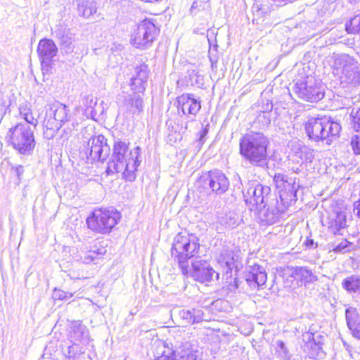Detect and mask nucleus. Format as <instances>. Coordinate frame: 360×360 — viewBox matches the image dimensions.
Segmentation results:
<instances>
[{
	"instance_id": "nucleus-33",
	"label": "nucleus",
	"mask_w": 360,
	"mask_h": 360,
	"mask_svg": "<svg viewBox=\"0 0 360 360\" xmlns=\"http://www.w3.org/2000/svg\"><path fill=\"white\" fill-rule=\"evenodd\" d=\"M345 315L347 326L349 328L353 331L358 327L359 324H360L358 313L356 309L349 308L346 309Z\"/></svg>"
},
{
	"instance_id": "nucleus-42",
	"label": "nucleus",
	"mask_w": 360,
	"mask_h": 360,
	"mask_svg": "<svg viewBox=\"0 0 360 360\" xmlns=\"http://www.w3.org/2000/svg\"><path fill=\"white\" fill-rule=\"evenodd\" d=\"M287 176L283 174H276L274 177V181L277 188L281 189L285 186V182H287Z\"/></svg>"
},
{
	"instance_id": "nucleus-23",
	"label": "nucleus",
	"mask_w": 360,
	"mask_h": 360,
	"mask_svg": "<svg viewBox=\"0 0 360 360\" xmlns=\"http://www.w3.org/2000/svg\"><path fill=\"white\" fill-rule=\"evenodd\" d=\"M174 355L176 360H202V353L198 350H193L188 343L179 347L175 352Z\"/></svg>"
},
{
	"instance_id": "nucleus-53",
	"label": "nucleus",
	"mask_w": 360,
	"mask_h": 360,
	"mask_svg": "<svg viewBox=\"0 0 360 360\" xmlns=\"http://www.w3.org/2000/svg\"><path fill=\"white\" fill-rule=\"evenodd\" d=\"M216 276H217V278H219V274L218 273H217Z\"/></svg>"
},
{
	"instance_id": "nucleus-16",
	"label": "nucleus",
	"mask_w": 360,
	"mask_h": 360,
	"mask_svg": "<svg viewBox=\"0 0 360 360\" xmlns=\"http://www.w3.org/2000/svg\"><path fill=\"white\" fill-rule=\"evenodd\" d=\"M178 110L181 111L184 115L191 117V120L198 114L201 108L200 101L195 98L192 94H183L176 98Z\"/></svg>"
},
{
	"instance_id": "nucleus-27",
	"label": "nucleus",
	"mask_w": 360,
	"mask_h": 360,
	"mask_svg": "<svg viewBox=\"0 0 360 360\" xmlns=\"http://www.w3.org/2000/svg\"><path fill=\"white\" fill-rule=\"evenodd\" d=\"M77 11L80 16L88 19L97 12L96 3L91 0H80L77 4Z\"/></svg>"
},
{
	"instance_id": "nucleus-39",
	"label": "nucleus",
	"mask_w": 360,
	"mask_h": 360,
	"mask_svg": "<svg viewBox=\"0 0 360 360\" xmlns=\"http://www.w3.org/2000/svg\"><path fill=\"white\" fill-rule=\"evenodd\" d=\"M298 187L299 186L295 184V178L287 176V182H285V186L281 188V192H289L295 196Z\"/></svg>"
},
{
	"instance_id": "nucleus-28",
	"label": "nucleus",
	"mask_w": 360,
	"mask_h": 360,
	"mask_svg": "<svg viewBox=\"0 0 360 360\" xmlns=\"http://www.w3.org/2000/svg\"><path fill=\"white\" fill-rule=\"evenodd\" d=\"M292 274L295 278L299 280L301 284H307L317 281V276L311 270L305 266L296 267Z\"/></svg>"
},
{
	"instance_id": "nucleus-18",
	"label": "nucleus",
	"mask_w": 360,
	"mask_h": 360,
	"mask_svg": "<svg viewBox=\"0 0 360 360\" xmlns=\"http://www.w3.org/2000/svg\"><path fill=\"white\" fill-rule=\"evenodd\" d=\"M149 70L146 65L142 64L135 68L134 75L131 79V89L135 93H143L148 82Z\"/></svg>"
},
{
	"instance_id": "nucleus-24",
	"label": "nucleus",
	"mask_w": 360,
	"mask_h": 360,
	"mask_svg": "<svg viewBox=\"0 0 360 360\" xmlns=\"http://www.w3.org/2000/svg\"><path fill=\"white\" fill-rule=\"evenodd\" d=\"M179 316L187 324L199 323L203 320L204 313L202 309H181L179 311Z\"/></svg>"
},
{
	"instance_id": "nucleus-21",
	"label": "nucleus",
	"mask_w": 360,
	"mask_h": 360,
	"mask_svg": "<svg viewBox=\"0 0 360 360\" xmlns=\"http://www.w3.org/2000/svg\"><path fill=\"white\" fill-rule=\"evenodd\" d=\"M106 253V249L104 247H98L96 245L91 246L89 249L80 250L78 252V259L84 264H89L96 259L101 257Z\"/></svg>"
},
{
	"instance_id": "nucleus-49",
	"label": "nucleus",
	"mask_w": 360,
	"mask_h": 360,
	"mask_svg": "<svg viewBox=\"0 0 360 360\" xmlns=\"http://www.w3.org/2000/svg\"><path fill=\"white\" fill-rule=\"evenodd\" d=\"M41 360H57L55 356H52V354L48 352V349H46L45 352L42 354Z\"/></svg>"
},
{
	"instance_id": "nucleus-2",
	"label": "nucleus",
	"mask_w": 360,
	"mask_h": 360,
	"mask_svg": "<svg viewBox=\"0 0 360 360\" xmlns=\"http://www.w3.org/2000/svg\"><path fill=\"white\" fill-rule=\"evenodd\" d=\"M268 143L262 133L247 134L240 141V153L252 165L263 167L266 164Z\"/></svg>"
},
{
	"instance_id": "nucleus-13",
	"label": "nucleus",
	"mask_w": 360,
	"mask_h": 360,
	"mask_svg": "<svg viewBox=\"0 0 360 360\" xmlns=\"http://www.w3.org/2000/svg\"><path fill=\"white\" fill-rule=\"evenodd\" d=\"M198 186L210 188L217 195L224 193L229 187V181L226 175L219 170L210 171L201 175L198 181Z\"/></svg>"
},
{
	"instance_id": "nucleus-45",
	"label": "nucleus",
	"mask_w": 360,
	"mask_h": 360,
	"mask_svg": "<svg viewBox=\"0 0 360 360\" xmlns=\"http://www.w3.org/2000/svg\"><path fill=\"white\" fill-rule=\"evenodd\" d=\"M353 212L360 219V200L354 202Z\"/></svg>"
},
{
	"instance_id": "nucleus-32",
	"label": "nucleus",
	"mask_w": 360,
	"mask_h": 360,
	"mask_svg": "<svg viewBox=\"0 0 360 360\" xmlns=\"http://www.w3.org/2000/svg\"><path fill=\"white\" fill-rule=\"evenodd\" d=\"M342 288L348 292H356L360 290V275H352L342 282Z\"/></svg>"
},
{
	"instance_id": "nucleus-31",
	"label": "nucleus",
	"mask_w": 360,
	"mask_h": 360,
	"mask_svg": "<svg viewBox=\"0 0 360 360\" xmlns=\"http://www.w3.org/2000/svg\"><path fill=\"white\" fill-rule=\"evenodd\" d=\"M187 75L191 85H196L199 87L204 85V77L198 67L193 65H190L187 69Z\"/></svg>"
},
{
	"instance_id": "nucleus-4",
	"label": "nucleus",
	"mask_w": 360,
	"mask_h": 360,
	"mask_svg": "<svg viewBox=\"0 0 360 360\" xmlns=\"http://www.w3.org/2000/svg\"><path fill=\"white\" fill-rule=\"evenodd\" d=\"M200 245L198 238L181 233L174 238L172 247V257L177 261L181 272H187L188 260L196 257Z\"/></svg>"
},
{
	"instance_id": "nucleus-15",
	"label": "nucleus",
	"mask_w": 360,
	"mask_h": 360,
	"mask_svg": "<svg viewBox=\"0 0 360 360\" xmlns=\"http://www.w3.org/2000/svg\"><path fill=\"white\" fill-rule=\"evenodd\" d=\"M214 271L210 265L201 259H195L191 262V266L188 263L187 272H182L185 276H189L195 281L204 283L211 281Z\"/></svg>"
},
{
	"instance_id": "nucleus-3",
	"label": "nucleus",
	"mask_w": 360,
	"mask_h": 360,
	"mask_svg": "<svg viewBox=\"0 0 360 360\" xmlns=\"http://www.w3.org/2000/svg\"><path fill=\"white\" fill-rule=\"evenodd\" d=\"M330 63L333 75L338 77L343 85L360 84V63L348 54L333 53Z\"/></svg>"
},
{
	"instance_id": "nucleus-34",
	"label": "nucleus",
	"mask_w": 360,
	"mask_h": 360,
	"mask_svg": "<svg viewBox=\"0 0 360 360\" xmlns=\"http://www.w3.org/2000/svg\"><path fill=\"white\" fill-rule=\"evenodd\" d=\"M295 153L303 162H311L314 158V150L306 146H300Z\"/></svg>"
},
{
	"instance_id": "nucleus-9",
	"label": "nucleus",
	"mask_w": 360,
	"mask_h": 360,
	"mask_svg": "<svg viewBox=\"0 0 360 360\" xmlns=\"http://www.w3.org/2000/svg\"><path fill=\"white\" fill-rule=\"evenodd\" d=\"M323 91L321 83L312 76L297 81L292 88L293 93L299 98L310 102L322 99L324 96Z\"/></svg>"
},
{
	"instance_id": "nucleus-22",
	"label": "nucleus",
	"mask_w": 360,
	"mask_h": 360,
	"mask_svg": "<svg viewBox=\"0 0 360 360\" xmlns=\"http://www.w3.org/2000/svg\"><path fill=\"white\" fill-rule=\"evenodd\" d=\"M54 37L60 41V44L63 49L67 51H72V43L74 41V34L62 26L57 27L53 32Z\"/></svg>"
},
{
	"instance_id": "nucleus-38",
	"label": "nucleus",
	"mask_w": 360,
	"mask_h": 360,
	"mask_svg": "<svg viewBox=\"0 0 360 360\" xmlns=\"http://www.w3.org/2000/svg\"><path fill=\"white\" fill-rule=\"evenodd\" d=\"M352 244L347 240H342L338 245H333L332 249H330V252L335 253H346L351 250Z\"/></svg>"
},
{
	"instance_id": "nucleus-46",
	"label": "nucleus",
	"mask_w": 360,
	"mask_h": 360,
	"mask_svg": "<svg viewBox=\"0 0 360 360\" xmlns=\"http://www.w3.org/2000/svg\"><path fill=\"white\" fill-rule=\"evenodd\" d=\"M208 133V128L207 126H206L205 128H203L200 132V137H199V142L202 144L205 142V138L207 136Z\"/></svg>"
},
{
	"instance_id": "nucleus-50",
	"label": "nucleus",
	"mask_w": 360,
	"mask_h": 360,
	"mask_svg": "<svg viewBox=\"0 0 360 360\" xmlns=\"http://www.w3.org/2000/svg\"><path fill=\"white\" fill-rule=\"evenodd\" d=\"M352 333L355 337L360 339V323L358 327L352 331Z\"/></svg>"
},
{
	"instance_id": "nucleus-30",
	"label": "nucleus",
	"mask_w": 360,
	"mask_h": 360,
	"mask_svg": "<svg viewBox=\"0 0 360 360\" xmlns=\"http://www.w3.org/2000/svg\"><path fill=\"white\" fill-rule=\"evenodd\" d=\"M218 262L221 264V266L224 267L226 275L229 274V271L231 273L234 262L233 251L224 248L218 257Z\"/></svg>"
},
{
	"instance_id": "nucleus-14",
	"label": "nucleus",
	"mask_w": 360,
	"mask_h": 360,
	"mask_svg": "<svg viewBox=\"0 0 360 360\" xmlns=\"http://www.w3.org/2000/svg\"><path fill=\"white\" fill-rule=\"evenodd\" d=\"M68 337L73 342V345L68 347V352L65 353V356L69 359L76 357V352L74 351L76 345H86L90 342L89 330L80 321H74L70 323Z\"/></svg>"
},
{
	"instance_id": "nucleus-36",
	"label": "nucleus",
	"mask_w": 360,
	"mask_h": 360,
	"mask_svg": "<svg viewBox=\"0 0 360 360\" xmlns=\"http://www.w3.org/2000/svg\"><path fill=\"white\" fill-rule=\"evenodd\" d=\"M275 349L276 354L283 359L288 360L290 358V352L282 340L276 342Z\"/></svg>"
},
{
	"instance_id": "nucleus-20",
	"label": "nucleus",
	"mask_w": 360,
	"mask_h": 360,
	"mask_svg": "<svg viewBox=\"0 0 360 360\" xmlns=\"http://www.w3.org/2000/svg\"><path fill=\"white\" fill-rule=\"evenodd\" d=\"M267 275L261 266L255 264L250 266L245 274V280L248 285L252 288H257L265 285Z\"/></svg>"
},
{
	"instance_id": "nucleus-43",
	"label": "nucleus",
	"mask_w": 360,
	"mask_h": 360,
	"mask_svg": "<svg viewBox=\"0 0 360 360\" xmlns=\"http://www.w3.org/2000/svg\"><path fill=\"white\" fill-rule=\"evenodd\" d=\"M351 146L355 154H360V136H354L351 140Z\"/></svg>"
},
{
	"instance_id": "nucleus-29",
	"label": "nucleus",
	"mask_w": 360,
	"mask_h": 360,
	"mask_svg": "<svg viewBox=\"0 0 360 360\" xmlns=\"http://www.w3.org/2000/svg\"><path fill=\"white\" fill-rule=\"evenodd\" d=\"M139 93H135L124 101L127 109L133 115L139 114L143 110V99Z\"/></svg>"
},
{
	"instance_id": "nucleus-40",
	"label": "nucleus",
	"mask_w": 360,
	"mask_h": 360,
	"mask_svg": "<svg viewBox=\"0 0 360 360\" xmlns=\"http://www.w3.org/2000/svg\"><path fill=\"white\" fill-rule=\"evenodd\" d=\"M350 116L352 118L354 129L360 132V108H353L351 111Z\"/></svg>"
},
{
	"instance_id": "nucleus-6",
	"label": "nucleus",
	"mask_w": 360,
	"mask_h": 360,
	"mask_svg": "<svg viewBox=\"0 0 360 360\" xmlns=\"http://www.w3.org/2000/svg\"><path fill=\"white\" fill-rule=\"evenodd\" d=\"M9 141L20 153L30 154L35 147L34 129L27 124L18 123L8 133Z\"/></svg>"
},
{
	"instance_id": "nucleus-47",
	"label": "nucleus",
	"mask_w": 360,
	"mask_h": 360,
	"mask_svg": "<svg viewBox=\"0 0 360 360\" xmlns=\"http://www.w3.org/2000/svg\"><path fill=\"white\" fill-rule=\"evenodd\" d=\"M12 170H13L18 179L20 178L21 175L24 173V167L22 165H16L15 167H12Z\"/></svg>"
},
{
	"instance_id": "nucleus-44",
	"label": "nucleus",
	"mask_w": 360,
	"mask_h": 360,
	"mask_svg": "<svg viewBox=\"0 0 360 360\" xmlns=\"http://www.w3.org/2000/svg\"><path fill=\"white\" fill-rule=\"evenodd\" d=\"M206 4L202 1H195L191 8V13L195 14V11H201L205 8Z\"/></svg>"
},
{
	"instance_id": "nucleus-41",
	"label": "nucleus",
	"mask_w": 360,
	"mask_h": 360,
	"mask_svg": "<svg viewBox=\"0 0 360 360\" xmlns=\"http://www.w3.org/2000/svg\"><path fill=\"white\" fill-rule=\"evenodd\" d=\"M73 293L55 288L53 292V297L58 300H68L72 297Z\"/></svg>"
},
{
	"instance_id": "nucleus-17",
	"label": "nucleus",
	"mask_w": 360,
	"mask_h": 360,
	"mask_svg": "<svg viewBox=\"0 0 360 360\" xmlns=\"http://www.w3.org/2000/svg\"><path fill=\"white\" fill-rule=\"evenodd\" d=\"M322 222L328 227L331 233L342 235V231L347 226L346 214L341 210L332 211L328 214L326 220Z\"/></svg>"
},
{
	"instance_id": "nucleus-48",
	"label": "nucleus",
	"mask_w": 360,
	"mask_h": 360,
	"mask_svg": "<svg viewBox=\"0 0 360 360\" xmlns=\"http://www.w3.org/2000/svg\"><path fill=\"white\" fill-rule=\"evenodd\" d=\"M155 360H176V358L174 353H172L171 355L162 354L161 356L155 359Z\"/></svg>"
},
{
	"instance_id": "nucleus-12",
	"label": "nucleus",
	"mask_w": 360,
	"mask_h": 360,
	"mask_svg": "<svg viewBox=\"0 0 360 360\" xmlns=\"http://www.w3.org/2000/svg\"><path fill=\"white\" fill-rule=\"evenodd\" d=\"M159 34V30L150 20H143L134 32L131 43L138 49H147Z\"/></svg>"
},
{
	"instance_id": "nucleus-8",
	"label": "nucleus",
	"mask_w": 360,
	"mask_h": 360,
	"mask_svg": "<svg viewBox=\"0 0 360 360\" xmlns=\"http://www.w3.org/2000/svg\"><path fill=\"white\" fill-rule=\"evenodd\" d=\"M46 116L44 127L46 128V131L44 134L51 136H53L63 125L71 122L72 119V113L68 107L59 102H56L50 106Z\"/></svg>"
},
{
	"instance_id": "nucleus-19",
	"label": "nucleus",
	"mask_w": 360,
	"mask_h": 360,
	"mask_svg": "<svg viewBox=\"0 0 360 360\" xmlns=\"http://www.w3.org/2000/svg\"><path fill=\"white\" fill-rule=\"evenodd\" d=\"M39 57L43 65H49L58 53V48L54 41L49 39H43L39 41L37 48Z\"/></svg>"
},
{
	"instance_id": "nucleus-35",
	"label": "nucleus",
	"mask_w": 360,
	"mask_h": 360,
	"mask_svg": "<svg viewBox=\"0 0 360 360\" xmlns=\"http://www.w3.org/2000/svg\"><path fill=\"white\" fill-rule=\"evenodd\" d=\"M20 115L25 120L26 122L25 124L31 126L33 129L37 127L38 120L34 117L30 108L21 106L20 108Z\"/></svg>"
},
{
	"instance_id": "nucleus-10",
	"label": "nucleus",
	"mask_w": 360,
	"mask_h": 360,
	"mask_svg": "<svg viewBox=\"0 0 360 360\" xmlns=\"http://www.w3.org/2000/svg\"><path fill=\"white\" fill-rule=\"evenodd\" d=\"M270 195V187L257 181H249L243 190L244 200L250 210L267 203Z\"/></svg>"
},
{
	"instance_id": "nucleus-26",
	"label": "nucleus",
	"mask_w": 360,
	"mask_h": 360,
	"mask_svg": "<svg viewBox=\"0 0 360 360\" xmlns=\"http://www.w3.org/2000/svg\"><path fill=\"white\" fill-rule=\"evenodd\" d=\"M264 209L261 210L259 213V218L263 225H271L276 223L279 217L278 210L274 207H265V204L262 205Z\"/></svg>"
},
{
	"instance_id": "nucleus-1",
	"label": "nucleus",
	"mask_w": 360,
	"mask_h": 360,
	"mask_svg": "<svg viewBox=\"0 0 360 360\" xmlns=\"http://www.w3.org/2000/svg\"><path fill=\"white\" fill-rule=\"evenodd\" d=\"M141 148L139 146L129 150L128 143L116 141L114 143L112 156L108 162L106 172L108 174L122 172L124 178L132 181L135 172L140 165Z\"/></svg>"
},
{
	"instance_id": "nucleus-37",
	"label": "nucleus",
	"mask_w": 360,
	"mask_h": 360,
	"mask_svg": "<svg viewBox=\"0 0 360 360\" xmlns=\"http://www.w3.org/2000/svg\"><path fill=\"white\" fill-rule=\"evenodd\" d=\"M348 33H360V15H356L345 25Z\"/></svg>"
},
{
	"instance_id": "nucleus-52",
	"label": "nucleus",
	"mask_w": 360,
	"mask_h": 360,
	"mask_svg": "<svg viewBox=\"0 0 360 360\" xmlns=\"http://www.w3.org/2000/svg\"><path fill=\"white\" fill-rule=\"evenodd\" d=\"M236 278H235V279H234V283H236ZM234 287L237 288V285H236V283H235Z\"/></svg>"
},
{
	"instance_id": "nucleus-7",
	"label": "nucleus",
	"mask_w": 360,
	"mask_h": 360,
	"mask_svg": "<svg viewBox=\"0 0 360 360\" xmlns=\"http://www.w3.org/2000/svg\"><path fill=\"white\" fill-rule=\"evenodd\" d=\"M120 214L113 208L95 210L87 218L86 224L92 231L99 233H110L120 219Z\"/></svg>"
},
{
	"instance_id": "nucleus-51",
	"label": "nucleus",
	"mask_w": 360,
	"mask_h": 360,
	"mask_svg": "<svg viewBox=\"0 0 360 360\" xmlns=\"http://www.w3.org/2000/svg\"><path fill=\"white\" fill-rule=\"evenodd\" d=\"M307 245H309V244L312 245L314 243L312 240H307Z\"/></svg>"
},
{
	"instance_id": "nucleus-25",
	"label": "nucleus",
	"mask_w": 360,
	"mask_h": 360,
	"mask_svg": "<svg viewBox=\"0 0 360 360\" xmlns=\"http://www.w3.org/2000/svg\"><path fill=\"white\" fill-rule=\"evenodd\" d=\"M97 103V98L92 95L85 96L81 101V104L78 107L82 111L84 114L89 118L91 117L94 119L97 115L98 112L95 106Z\"/></svg>"
},
{
	"instance_id": "nucleus-5",
	"label": "nucleus",
	"mask_w": 360,
	"mask_h": 360,
	"mask_svg": "<svg viewBox=\"0 0 360 360\" xmlns=\"http://www.w3.org/2000/svg\"><path fill=\"white\" fill-rule=\"evenodd\" d=\"M305 130L308 137L314 141L326 140L330 144L331 137L337 136L340 130V123L334 122L330 117H311L305 124Z\"/></svg>"
},
{
	"instance_id": "nucleus-11",
	"label": "nucleus",
	"mask_w": 360,
	"mask_h": 360,
	"mask_svg": "<svg viewBox=\"0 0 360 360\" xmlns=\"http://www.w3.org/2000/svg\"><path fill=\"white\" fill-rule=\"evenodd\" d=\"M84 153L87 161L103 162L110 153L107 139L101 134L91 136L84 146Z\"/></svg>"
}]
</instances>
